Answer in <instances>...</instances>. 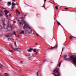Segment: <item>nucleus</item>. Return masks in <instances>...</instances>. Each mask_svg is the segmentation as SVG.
Instances as JSON below:
<instances>
[{"mask_svg": "<svg viewBox=\"0 0 76 76\" xmlns=\"http://www.w3.org/2000/svg\"><path fill=\"white\" fill-rule=\"evenodd\" d=\"M57 23H58V25H61L60 23H59L58 21L57 22Z\"/></svg>", "mask_w": 76, "mask_h": 76, "instance_id": "nucleus-27", "label": "nucleus"}, {"mask_svg": "<svg viewBox=\"0 0 76 76\" xmlns=\"http://www.w3.org/2000/svg\"><path fill=\"white\" fill-rule=\"evenodd\" d=\"M42 7H43V6H42Z\"/></svg>", "mask_w": 76, "mask_h": 76, "instance_id": "nucleus-49", "label": "nucleus"}, {"mask_svg": "<svg viewBox=\"0 0 76 76\" xmlns=\"http://www.w3.org/2000/svg\"><path fill=\"white\" fill-rule=\"evenodd\" d=\"M64 48H62V50L61 54H62V53L63 52V50Z\"/></svg>", "mask_w": 76, "mask_h": 76, "instance_id": "nucleus-36", "label": "nucleus"}, {"mask_svg": "<svg viewBox=\"0 0 76 76\" xmlns=\"http://www.w3.org/2000/svg\"><path fill=\"white\" fill-rule=\"evenodd\" d=\"M37 36H39V34H37Z\"/></svg>", "mask_w": 76, "mask_h": 76, "instance_id": "nucleus-41", "label": "nucleus"}, {"mask_svg": "<svg viewBox=\"0 0 76 76\" xmlns=\"http://www.w3.org/2000/svg\"><path fill=\"white\" fill-rule=\"evenodd\" d=\"M11 2H8L7 3V5L8 6H9L10 5H11Z\"/></svg>", "mask_w": 76, "mask_h": 76, "instance_id": "nucleus-17", "label": "nucleus"}, {"mask_svg": "<svg viewBox=\"0 0 76 76\" xmlns=\"http://www.w3.org/2000/svg\"><path fill=\"white\" fill-rule=\"evenodd\" d=\"M12 40H14V39H12Z\"/></svg>", "mask_w": 76, "mask_h": 76, "instance_id": "nucleus-43", "label": "nucleus"}, {"mask_svg": "<svg viewBox=\"0 0 76 76\" xmlns=\"http://www.w3.org/2000/svg\"><path fill=\"white\" fill-rule=\"evenodd\" d=\"M0 8L1 9H6V8H4L2 7H0Z\"/></svg>", "mask_w": 76, "mask_h": 76, "instance_id": "nucleus-22", "label": "nucleus"}, {"mask_svg": "<svg viewBox=\"0 0 76 76\" xmlns=\"http://www.w3.org/2000/svg\"><path fill=\"white\" fill-rule=\"evenodd\" d=\"M39 73V71H38L37 72V76H38V73Z\"/></svg>", "mask_w": 76, "mask_h": 76, "instance_id": "nucleus-30", "label": "nucleus"}, {"mask_svg": "<svg viewBox=\"0 0 76 76\" xmlns=\"http://www.w3.org/2000/svg\"><path fill=\"white\" fill-rule=\"evenodd\" d=\"M27 55L28 56H31V54L30 53H28Z\"/></svg>", "mask_w": 76, "mask_h": 76, "instance_id": "nucleus-31", "label": "nucleus"}, {"mask_svg": "<svg viewBox=\"0 0 76 76\" xmlns=\"http://www.w3.org/2000/svg\"><path fill=\"white\" fill-rule=\"evenodd\" d=\"M39 65H41V64H39Z\"/></svg>", "mask_w": 76, "mask_h": 76, "instance_id": "nucleus-48", "label": "nucleus"}, {"mask_svg": "<svg viewBox=\"0 0 76 76\" xmlns=\"http://www.w3.org/2000/svg\"><path fill=\"white\" fill-rule=\"evenodd\" d=\"M9 51H10V52H12L13 51H12V50H10Z\"/></svg>", "mask_w": 76, "mask_h": 76, "instance_id": "nucleus-39", "label": "nucleus"}, {"mask_svg": "<svg viewBox=\"0 0 76 76\" xmlns=\"http://www.w3.org/2000/svg\"><path fill=\"white\" fill-rule=\"evenodd\" d=\"M46 0H44L45 1H46Z\"/></svg>", "mask_w": 76, "mask_h": 76, "instance_id": "nucleus-45", "label": "nucleus"}, {"mask_svg": "<svg viewBox=\"0 0 76 76\" xmlns=\"http://www.w3.org/2000/svg\"><path fill=\"white\" fill-rule=\"evenodd\" d=\"M16 13H18V14H19L20 15V12L19 11H18V10H16Z\"/></svg>", "mask_w": 76, "mask_h": 76, "instance_id": "nucleus-13", "label": "nucleus"}, {"mask_svg": "<svg viewBox=\"0 0 76 76\" xmlns=\"http://www.w3.org/2000/svg\"><path fill=\"white\" fill-rule=\"evenodd\" d=\"M2 1V0H0V1Z\"/></svg>", "mask_w": 76, "mask_h": 76, "instance_id": "nucleus-46", "label": "nucleus"}, {"mask_svg": "<svg viewBox=\"0 0 76 76\" xmlns=\"http://www.w3.org/2000/svg\"><path fill=\"white\" fill-rule=\"evenodd\" d=\"M61 61L60 62V63H59L58 66L60 67V65H61Z\"/></svg>", "mask_w": 76, "mask_h": 76, "instance_id": "nucleus-25", "label": "nucleus"}, {"mask_svg": "<svg viewBox=\"0 0 76 76\" xmlns=\"http://www.w3.org/2000/svg\"><path fill=\"white\" fill-rule=\"evenodd\" d=\"M12 34H13V35H16V33H15V31H13L12 32Z\"/></svg>", "mask_w": 76, "mask_h": 76, "instance_id": "nucleus-26", "label": "nucleus"}, {"mask_svg": "<svg viewBox=\"0 0 76 76\" xmlns=\"http://www.w3.org/2000/svg\"><path fill=\"white\" fill-rule=\"evenodd\" d=\"M23 28L24 29H25V31L27 35H30V34H34L32 28L28 24L25 23Z\"/></svg>", "mask_w": 76, "mask_h": 76, "instance_id": "nucleus-2", "label": "nucleus"}, {"mask_svg": "<svg viewBox=\"0 0 76 76\" xmlns=\"http://www.w3.org/2000/svg\"><path fill=\"white\" fill-rule=\"evenodd\" d=\"M14 45L15 46V47H18V46H17V45H16V42H15L14 43Z\"/></svg>", "mask_w": 76, "mask_h": 76, "instance_id": "nucleus-19", "label": "nucleus"}, {"mask_svg": "<svg viewBox=\"0 0 76 76\" xmlns=\"http://www.w3.org/2000/svg\"><path fill=\"white\" fill-rule=\"evenodd\" d=\"M66 57H67V55H65L64 56V58H66Z\"/></svg>", "mask_w": 76, "mask_h": 76, "instance_id": "nucleus-23", "label": "nucleus"}, {"mask_svg": "<svg viewBox=\"0 0 76 76\" xmlns=\"http://www.w3.org/2000/svg\"><path fill=\"white\" fill-rule=\"evenodd\" d=\"M12 1H13V2H15V0H12Z\"/></svg>", "mask_w": 76, "mask_h": 76, "instance_id": "nucleus-42", "label": "nucleus"}, {"mask_svg": "<svg viewBox=\"0 0 76 76\" xmlns=\"http://www.w3.org/2000/svg\"><path fill=\"white\" fill-rule=\"evenodd\" d=\"M53 72L55 73H56L57 75L55 74V76H61V74H60V72L58 71V68H56L53 71Z\"/></svg>", "mask_w": 76, "mask_h": 76, "instance_id": "nucleus-4", "label": "nucleus"}, {"mask_svg": "<svg viewBox=\"0 0 76 76\" xmlns=\"http://www.w3.org/2000/svg\"><path fill=\"white\" fill-rule=\"evenodd\" d=\"M2 29V27L1 26V25H0V29Z\"/></svg>", "mask_w": 76, "mask_h": 76, "instance_id": "nucleus-33", "label": "nucleus"}, {"mask_svg": "<svg viewBox=\"0 0 76 76\" xmlns=\"http://www.w3.org/2000/svg\"><path fill=\"white\" fill-rule=\"evenodd\" d=\"M8 41H10L11 40V38H9L8 39Z\"/></svg>", "mask_w": 76, "mask_h": 76, "instance_id": "nucleus-28", "label": "nucleus"}, {"mask_svg": "<svg viewBox=\"0 0 76 76\" xmlns=\"http://www.w3.org/2000/svg\"><path fill=\"white\" fill-rule=\"evenodd\" d=\"M19 72H21V69H19Z\"/></svg>", "mask_w": 76, "mask_h": 76, "instance_id": "nucleus-37", "label": "nucleus"}, {"mask_svg": "<svg viewBox=\"0 0 76 76\" xmlns=\"http://www.w3.org/2000/svg\"><path fill=\"white\" fill-rule=\"evenodd\" d=\"M3 67H4V66L3 65H1L0 66V67L1 69H3Z\"/></svg>", "mask_w": 76, "mask_h": 76, "instance_id": "nucleus-20", "label": "nucleus"}, {"mask_svg": "<svg viewBox=\"0 0 76 76\" xmlns=\"http://www.w3.org/2000/svg\"><path fill=\"white\" fill-rule=\"evenodd\" d=\"M13 48L14 49V50L15 51H17L18 48Z\"/></svg>", "mask_w": 76, "mask_h": 76, "instance_id": "nucleus-21", "label": "nucleus"}, {"mask_svg": "<svg viewBox=\"0 0 76 76\" xmlns=\"http://www.w3.org/2000/svg\"><path fill=\"white\" fill-rule=\"evenodd\" d=\"M0 16H3V14L0 13Z\"/></svg>", "mask_w": 76, "mask_h": 76, "instance_id": "nucleus-32", "label": "nucleus"}, {"mask_svg": "<svg viewBox=\"0 0 76 76\" xmlns=\"http://www.w3.org/2000/svg\"><path fill=\"white\" fill-rule=\"evenodd\" d=\"M19 33L21 35H22V34H23L24 33V31H23V30H20L19 31Z\"/></svg>", "mask_w": 76, "mask_h": 76, "instance_id": "nucleus-8", "label": "nucleus"}, {"mask_svg": "<svg viewBox=\"0 0 76 76\" xmlns=\"http://www.w3.org/2000/svg\"><path fill=\"white\" fill-rule=\"evenodd\" d=\"M32 50H33V49L31 48H30L29 50H27V51L28 52H31Z\"/></svg>", "mask_w": 76, "mask_h": 76, "instance_id": "nucleus-10", "label": "nucleus"}, {"mask_svg": "<svg viewBox=\"0 0 76 76\" xmlns=\"http://www.w3.org/2000/svg\"><path fill=\"white\" fill-rule=\"evenodd\" d=\"M65 60H67V61H72V62L76 65V57L74 58L73 56H71L69 58H67L66 59H65Z\"/></svg>", "mask_w": 76, "mask_h": 76, "instance_id": "nucleus-3", "label": "nucleus"}, {"mask_svg": "<svg viewBox=\"0 0 76 76\" xmlns=\"http://www.w3.org/2000/svg\"><path fill=\"white\" fill-rule=\"evenodd\" d=\"M65 9L66 10H68V8H65Z\"/></svg>", "mask_w": 76, "mask_h": 76, "instance_id": "nucleus-35", "label": "nucleus"}, {"mask_svg": "<svg viewBox=\"0 0 76 76\" xmlns=\"http://www.w3.org/2000/svg\"><path fill=\"white\" fill-rule=\"evenodd\" d=\"M12 6L11 8V9L13 10L14 8H15V6H16V5H17V4H15L14 3V2H12Z\"/></svg>", "mask_w": 76, "mask_h": 76, "instance_id": "nucleus-7", "label": "nucleus"}, {"mask_svg": "<svg viewBox=\"0 0 76 76\" xmlns=\"http://www.w3.org/2000/svg\"><path fill=\"white\" fill-rule=\"evenodd\" d=\"M16 22V21H13L14 23H15Z\"/></svg>", "mask_w": 76, "mask_h": 76, "instance_id": "nucleus-34", "label": "nucleus"}, {"mask_svg": "<svg viewBox=\"0 0 76 76\" xmlns=\"http://www.w3.org/2000/svg\"><path fill=\"white\" fill-rule=\"evenodd\" d=\"M4 12L5 14V16L6 18H5L2 20V23H3V25L4 26V29H7L8 28H10L11 27V25L10 24H8L7 25V27L6 26V24H5V22H9L10 20V19L9 18V16H11V14H9V15H7L9 12L6 10H4Z\"/></svg>", "mask_w": 76, "mask_h": 76, "instance_id": "nucleus-1", "label": "nucleus"}, {"mask_svg": "<svg viewBox=\"0 0 76 76\" xmlns=\"http://www.w3.org/2000/svg\"><path fill=\"white\" fill-rule=\"evenodd\" d=\"M74 38H75L74 37H73V36H72L70 37L69 38V39H71V40L74 39Z\"/></svg>", "mask_w": 76, "mask_h": 76, "instance_id": "nucleus-12", "label": "nucleus"}, {"mask_svg": "<svg viewBox=\"0 0 76 76\" xmlns=\"http://www.w3.org/2000/svg\"><path fill=\"white\" fill-rule=\"evenodd\" d=\"M5 36L7 38H9V37H10L11 36H12V33L7 34H5Z\"/></svg>", "mask_w": 76, "mask_h": 76, "instance_id": "nucleus-6", "label": "nucleus"}, {"mask_svg": "<svg viewBox=\"0 0 76 76\" xmlns=\"http://www.w3.org/2000/svg\"><path fill=\"white\" fill-rule=\"evenodd\" d=\"M46 60H47V59H44L42 61L43 63H44L46 61Z\"/></svg>", "mask_w": 76, "mask_h": 76, "instance_id": "nucleus-24", "label": "nucleus"}, {"mask_svg": "<svg viewBox=\"0 0 76 76\" xmlns=\"http://www.w3.org/2000/svg\"><path fill=\"white\" fill-rule=\"evenodd\" d=\"M35 44H36V45H38V44H37V43H36Z\"/></svg>", "mask_w": 76, "mask_h": 76, "instance_id": "nucleus-40", "label": "nucleus"}, {"mask_svg": "<svg viewBox=\"0 0 76 76\" xmlns=\"http://www.w3.org/2000/svg\"><path fill=\"white\" fill-rule=\"evenodd\" d=\"M18 21L20 25H23L25 23V21L23 20V18L22 17H20Z\"/></svg>", "mask_w": 76, "mask_h": 76, "instance_id": "nucleus-5", "label": "nucleus"}, {"mask_svg": "<svg viewBox=\"0 0 76 76\" xmlns=\"http://www.w3.org/2000/svg\"><path fill=\"white\" fill-rule=\"evenodd\" d=\"M57 47V45H55L54 47H52L51 49H54V48H56Z\"/></svg>", "mask_w": 76, "mask_h": 76, "instance_id": "nucleus-11", "label": "nucleus"}, {"mask_svg": "<svg viewBox=\"0 0 76 76\" xmlns=\"http://www.w3.org/2000/svg\"><path fill=\"white\" fill-rule=\"evenodd\" d=\"M28 58L29 60H32V59H33V58L31 57H28Z\"/></svg>", "mask_w": 76, "mask_h": 76, "instance_id": "nucleus-16", "label": "nucleus"}, {"mask_svg": "<svg viewBox=\"0 0 76 76\" xmlns=\"http://www.w3.org/2000/svg\"><path fill=\"white\" fill-rule=\"evenodd\" d=\"M17 51H19V52H20L21 51H22V50H21V49H20L19 48H17Z\"/></svg>", "mask_w": 76, "mask_h": 76, "instance_id": "nucleus-14", "label": "nucleus"}, {"mask_svg": "<svg viewBox=\"0 0 76 76\" xmlns=\"http://www.w3.org/2000/svg\"><path fill=\"white\" fill-rule=\"evenodd\" d=\"M24 16H26V15H24Z\"/></svg>", "mask_w": 76, "mask_h": 76, "instance_id": "nucleus-47", "label": "nucleus"}, {"mask_svg": "<svg viewBox=\"0 0 76 76\" xmlns=\"http://www.w3.org/2000/svg\"><path fill=\"white\" fill-rule=\"evenodd\" d=\"M9 45L11 48H13V46H12V44L10 43Z\"/></svg>", "mask_w": 76, "mask_h": 76, "instance_id": "nucleus-15", "label": "nucleus"}, {"mask_svg": "<svg viewBox=\"0 0 76 76\" xmlns=\"http://www.w3.org/2000/svg\"><path fill=\"white\" fill-rule=\"evenodd\" d=\"M55 9H56V10H58V7L56 6V7H55Z\"/></svg>", "mask_w": 76, "mask_h": 76, "instance_id": "nucleus-29", "label": "nucleus"}, {"mask_svg": "<svg viewBox=\"0 0 76 76\" xmlns=\"http://www.w3.org/2000/svg\"><path fill=\"white\" fill-rule=\"evenodd\" d=\"M20 63H23V61H21Z\"/></svg>", "mask_w": 76, "mask_h": 76, "instance_id": "nucleus-38", "label": "nucleus"}, {"mask_svg": "<svg viewBox=\"0 0 76 76\" xmlns=\"http://www.w3.org/2000/svg\"><path fill=\"white\" fill-rule=\"evenodd\" d=\"M4 75H5L6 76H9V74L7 73H5L4 74Z\"/></svg>", "mask_w": 76, "mask_h": 76, "instance_id": "nucleus-18", "label": "nucleus"}, {"mask_svg": "<svg viewBox=\"0 0 76 76\" xmlns=\"http://www.w3.org/2000/svg\"><path fill=\"white\" fill-rule=\"evenodd\" d=\"M34 52H36L35 53V54H36V55H37L38 54V50H37L36 49H33Z\"/></svg>", "mask_w": 76, "mask_h": 76, "instance_id": "nucleus-9", "label": "nucleus"}, {"mask_svg": "<svg viewBox=\"0 0 76 76\" xmlns=\"http://www.w3.org/2000/svg\"><path fill=\"white\" fill-rule=\"evenodd\" d=\"M43 40H44V41H45V39L44 38H43Z\"/></svg>", "mask_w": 76, "mask_h": 76, "instance_id": "nucleus-44", "label": "nucleus"}]
</instances>
